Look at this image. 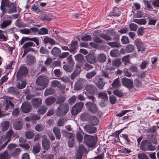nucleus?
<instances>
[{
    "mask_svg": "<svg viewBox=\"0 0 159 159\" xmlns=\"http://www.w3.org/2000/svg\"><path fill=\"white\" fill-rule=\"evenodd\" d=\"M97 140V137L86 135L84 137V141L85 143L89 147L94 148Z\"/></svg>",
    "mask_w": 159,
    "mask_h": 159,
    "instance_id": "obj_1",
    "label": "nucleus"
},
{
    "mask_svg": "<svg viewBox=\"0 0 159 159\" xmlns=\"http://www.w3.org/2000/svg\"><path fill=\"white\" fill-rule=\"evenodd\" d=\"M49 82L48 77L47 76L40 75L38 77L36 80L37 85L42 86L44 88L47 86V84Z\"/></svg>",
    "mask_w": 159,
    "mask_h": 159,
    "instance_id": "obj_2",
    "label": "nucleus"
},
{
    "mask_svg": "<svg viewBox=\"0 0 159 159\" xmlns=\"http://www.w3.org/2000/svg\"><path fill=\"white\" fill-rule=\"evenodd\" d=\"M84 105L83 102H80L76 103L72 107L71 109V114L72 115H77L80 112Z\"/></svg>",
    "mask_w": 159,
    "mask_h": 159,
    "instance_id": "obj_3",
    "label": "nucleus"
},
{
    "mask_svg": "<svg viewBox=\"0 0 159 159\" xmlns=\"http://www.w3.org/2000/svg\"><path fill=\"white\" fill-rule=\"evenodd\" d=\"M69 109L68 105L67 104L64 103L60 105L57 110V114L60 116L64 115L67 112Z\"/></svg>",
    "mask_w": 159,
    "mask_h": 159,
    "instance_id": "obj_4",
    "label": "nucleus"
},
{
    "mask_svg": "<svg viewBox=\"0 0 159 159\" xmlns=\"http://www.w3.org/2000/svg\"><path fill=\"white\" fill-rule=\"evenodd\" d=\"M35 46V44L31 42H28L25 43L23 46V48L24 49V54L23 56L29 52H33L34 51V49L31 48V47L32 46L34 47Z\"/></svg>",
    "mask_w": 159,
    "mask_h": 159,
    "instance_id": "obj_5",
    "label": "nucleus"
},
{
    "mask_svg": "<svg viewBox=\"0 0 159 159\" xmlns=\"http://www.w3.org/2000/svg\"><path fill=\"white\" fill-rule=\"evenodd\" d=\"M87 109L93 113H96L98 111V109L96 104L94 103L88 102L85 104Z\"/></svg>",
    "mask_w": 159,
    "mask_h": 159,
    "instance_id": "obj_6",
    "label": "nucleus"
},
{
    "mask_svg": "<svg viewBox=\"0 0 159 159\" xmlns=\"http://www.w3.org/2000/svg\"><path fill=\"white\" fill-rule=\"evenodd\" d=\"M28 70L27 68L25 66H21L18 71L17 74V77L18 79H20L21 77L25 76L27 74Z\"/></svg>",
    "mask_w": 159,
    "mask_h": 159,
    "instance_id": "obj_7",
    "label": "nucleus"
},
{
    "mask_svg": "<svg viewBox=\"0 0 159 159\" xmlns=\"http://www.w3.org/2000/svg\"><path fill=\"white\" fill-rule=\"evenodd\" d=\"M43 139L42 140V146L43 148L46 150H48L50 146V142L47 138L45 135L43 136Z\"/></svg>",
    "mask_w": 159,
    "mask_h": 159,
    "instance_id": "obj_8",
    "label": "nucleus"
},
{
    "mask_svg": "<svg viewBox=\"0 0 159 159\" xmlns=\"http://www.w3.org/2000/svg\"><path fill=\"white\" fill-rule=\"evenodd\" d=\"M121 82L124 86L129 89L132 88L133 87V81L129 79L124 78L122 79Z\"/></svg>",
    "mask_w": 159,
    "mask_h": 159,
    "instance_id": "obj_9",
    "label": "nucleus"
},
{
    "mask_svg": "<svg viewBox=\"0 0 159 159\" xmlns=\"http://www.w3.org/2000/svg\"><path fill=\"white\" fill-rule=\"evenodd\" d=\"M87 61L90 64H94L97 62V60L94 54H89L86 56Z\"/></svg>",
    "mask_w": 159,
    "mask_h": 159,
    "instance_id": "obj_10",
    "label": "nucleus"
},
{
    "mask_svg": "<svg viewBox=\"0 0 159 159\" xmlns=\"http://www.w3.org/2000/svg\"><path fill=\"white\" fill-rule=\"evenodd\" d=\"M12 137L18 138L19 137V135L17 133H15L12 129H9L6 133V138L8 139L7 141H9Z\"/></svg>",
    "mask_w": 159,
    "mask_h": 159,
    "instance_id": "obj_11",
    "label": "nucleus"
},
{
    "mask_svg": "<svg viewBox=\"0 0 159 159\" xmlns=\"http://www.w3.org/2000/svg\"><path fill=\"white\" fill-rule=\"evenodd\" d=\"M84 129L85 131L89 133H95L97 131V129L95 127L89 125H87L84 126Z\"/></svg>",
    "mask_w": 159,
    "mask_h": 159,
    "instance_id": "obj_12",
    "label": "nucleus"
},
{
    "mask_svg": "<svg viewBox=\"0 0 159 159\" xmlns=\"http://www.w3.org/2000/svg\"><path fill=\"white\" fill-rule=\"evenodd\" d=\"M31 108L30 104L28 103L24 102L21 106V109L22 111L25 113L29 112Z\"/></svg>",
    "mask_w": 159,
    "mask_h": 159,
    "instance_id": "obj_13",
    "label": "nucleus"
},
{
    "mask_svg": "<svg viewBox=\"0 0 159 159\" xmlns=\"http://www.w3.org/2000/svg\"><path fill=\"white\" fill-rule=\"evenodd\" d=\"M84 81V80L82 79L78 80L75 84V89L78 91L82 89L84 86L83 84Z\"/></svg>",
    "mask_w": 159,
    "mask_h": 159,
    "instance_id": "obj_14",
    "label": "nucleus"
},
{
    "mask_svg": "<svg viewBox=\"0 0 159 159\" xmlns=\"http://www.w3.org/2000/svg\"><path fill=\"white\" fill-rule=\"evenodd\" d=\"M12 22V20L11 19H8L7 20H4L2 23L0 24V28L2 29H4L10 25Z\"/></svg>",
    "mask_w": 159,
    "mask_h": 159,
    "instance_id": "obj_15",
    "label": "nucleus"
},
{
    "mask_svg": "<svg viewBox=\"0 0 159 159\" xmlns=\"http://www.w3.org/2000/svg\"><path fill=\"white\" fill-rule=\"evenodd\" d=\"M35 59V58L34 57L30 55H28L26 56L25 62L27 65H31L34 63Z\"/></svg>",
    "mask_w": 159,
    "mask_h": 159,
    "instance_id": "obj_16",
    "label": "nucleus"
},
{
    "mask_svg": "<svg viewBox=\"0 0 159 159\" xmlns=\"http://www.w3.org/2000/svg\"><path fill=\"white\" fill-rule=\"evenodd\" d=\"M85 89L87 92L90 94H93L97 91L96 88L92 85H88L85 87Z\"/></svg>",
    "mask_w": 159,
    "mask_h": 159,
    "instance_id": "obj_17",
    "label": "nucleus"
},
{
    "mask_svg": "<svg viewBox=\"0 0 159 159\" xmlns=\"http://www.w3.org/2000/svg\"><path fill=\"white\" fill-rule=\"evenodd\" d=\"M10 3L8 0H2L1 1L0 9L3 11H4L5 9L4 7H9L10 6Z\"/></svg>",
    "mask_w": 159,
    "mask_h": 159,
    "instance_id": "obj_18",
    "label": "nucleus"
},
{
    "mask_svg": "<svg viewBox=\"0 0 159 159\" xmlns=\"http://www.w3.org/2000/svg\"><path fill=\"white\" fill-rule=\"evenodd\" d=\"M10 125V122L9 121L6 120L1 123V130L2 131H5L8 129Z\"/></svg>",
    "mask_w": 159,
    "mask_h": 159,
    "instance_id": "obj_19",
    "label": "nucleus"
},
{
    "mask_svg": "<svg viewBox=\"0 0 159 159\" xmlns=\"http://www.w3.org/2000/svg\"><path fill=\"white\" fill-rule=\"evenodd\" d=\"M76 68L70 76L71 79H74L80 74L81 71L80 66L76 65Z\"/></svg>",
    "mask_w": 159,
    "mask_h": 159,
    "instance_id": "obj_20",
    "label": "nucleus"
},
{
    "mask_svg": "<svg viewBox=\"0 0 159 159\" xmlns=\"http://www.w3.org/2000/svg\"><path fill=\"white\" fill-rule=\"evenodd\" d=\"M97 60V62L103 63L106 60V56L104 53H100L98 56Z\"/></svg>",
    "mask_w": 159,
    "mask_h": 159,
    "instance_id": "obj_21",
    "label": "nucleus"
},
{
    "mask_svg": "<svg viewBox=\"0 0 159 159\" xmlns=\"http://www.w3.org/2000/svg\"><path fill=\"white\" fill-rule=\"evenodd\" d=\"M53 131L57 139H60V129L57 127H55L53 129Z\"/></svg>",
    "mask_w": 159,
    "mask_h": 159,
    "instance_id": "obj_22",
    "label": "nucleus"
},
{
    "mask_svg": "<svg viewBox=\"0 0 159 159\" xmlns=\"http://www.w3.org/2000/svg\"><path fill=\"white\" fill-rule=\"evenodd\" d=\"M12 99V98L11 97H8L7 99L6 100L5 102V103L6 104V110H7L10 106H11V108L14 107V105L12 103L11 100Z\"/></svg>",
    "mask_w": 159,
    "mask_h": 159,
    "instance_id": "obj_23",
    "label": "nucleus"
},
{
    "mask_svg": "<svg viewBox=\"0 0 159 159\" xmlns=\"http://www.w3.org/2000/svg\"><path fill=\"white\" fill-rule=\"evenodd\" d=\"M32 103L34 106L36 107L42 104V100L40 98H35L32 100Z\"/></svg>",
    "mask_w": 159,
    "mask_h": 159,
    "instance_id": "obj_24",
    "label": "nucleus"
},
{
    "mask_svg": "<svg viewBox=\"0 0 159 159\" xmlns=\"http://www.w3.org/2000/svg\"><path fill=\"white\" fill-rule=\"evenodd\" d=\"M13 126L15 129L20 130L22 128V125L20 121L16 120Z\"/></svg>",
    "mask_w": 159,
    "mask_h": 159,
    "instance_id": "obj_25",
    "label": "nucleus"
},
{
    "mask_svg": "<svg viewBox=\"0 0 159 159\" xmlns=\"http://www.w3.org/2000/svg\"><path fill=\"white\" fill-rule=\"evenodd\" d=\"M90 122L92 125H95L98 124L99 120L97 117L93 116L90 117Z\"/></svg>",
    "mask_w": 159,
    "mask_h": 159,
    "instance_id": "obj_26",
    "label": "nucleus"
},
{
    "mask_svg": "<svg viewBox=\"0 0 159 159\" xmlns=\"http://www.w3.org/2000/svg\"><path fill=\"white\" fill-rule=\"evenodd\" d=\"M43 42L45 44L50 43L52 45L55 44V41L53 39L47 36H45L43 40Z\"/></svg>",
    "mask_w": 159,
    "mask_h": 159,
    "instance_id": "obj_27",
    "label": "nucleus"
},
{
    "mask_svg": "<svg viewBox=\"0 0 159 159\" xmlns=\"http://www.w3.org/2000/svg\"><path fill=\"white\" fill-rule=\"evenodd\" d=\"M98 98L103 100L106 101L108 100V97L106 93L103 92H100L98 93Z\"/></svg>",
    "mask_w": 159,
    "mask_h": 159,
    "instance_id": "obj_28",
    "label": "nucleus"
},
{
    "mask_svg": "<svg viewBox=\"0 0 159 159\" xmlns=\"http://www.w3.org/2000/svg\"><path fill=\"white\" fill-rule=\"evenodd\" d=\"M41 150L40 144L38 143L34 145L33 148L32 152L34 153H38Z\"/></svg>",
    "mask_w": 159,
    "mask_h": 159,
    "instance_id": "obj_29",
    "label": "nucleus"
},
{
    "mask_svg": "<svg viewBox=\"0 0 159 159\" xmlns=\"http://www.w3.org/2000/svg\"><path fill=\"white\" fill-rule=\"evenodd\" d=\"M56 99L53 97L48 98L45 101L46 103L47 106H50L55 101Z\"/></svg>",
    "mask_w": 159,
    "mask_h": 159,
    "instance_id": "obj_30",
    "label": "nucleus"
},
{
    "mask_svg": "<svg viewBox=\"0 0 159 159\" xmlns=\"http://www.w3.org/2000/svg\"><path fill=\"white\" fill-rule=\"evenodd\" d=\"M75 60L78 63H82L84 61V57L81 54H78L75 56Z\"/></svg>",
    "mask_w": 159,
    "mask_h": 159,
    "instance_id": "obj_31",
    "label": "nucleus"
},
{
    "mask_svg": "<svg viewBox=\"0 0 159 159\" xmlns=\"http://www.w3.org/2000/svg\"><path fill=\"white\" fill-rule=\"evenodd\" d=\"M26 85V82L25 80H21L16 84V86L19 89H22L24 88Z\"/></svg>",
    "mask_w": 159,
    "mask_h": 159,
    "instance_id": "obj_32",
    "label": "nucleus"
},
{
    "mask_svg": "<svg viewBox=\"0 0 159 159\" xmlns=\"http://www.w3.org/2000/svg\"><path fill=\"white\" fill-rule=\"evenodd\" d=\"M133 21L140 25H145L147 22L146 20L143 19H135L133 20Z\"/></svg>",
    "mask_w": 159,
    "mask_h": 159,
    "instance_id": "obj_33",
    "label": "nucleus"
},
{
    "mask_svg": "<svg viewBox=\"0 0 159 159\" xmlns=\"http://www.w3.org/2000/svg\"><path fill=\"white\" fill-rule=\"evenodd\" d=\"M121 85L118 78H116L113 81L112 83V86L113 88H118Z\"/></svg>",
    "mask_w": 159,
    "mask_h": 159,
    "instance_id": "obj_34",
    "label": "nucleus"
},
{
    "mask_svg": "<svg viewBox=\"0 0 159 159\" xmlns=\"http://www.w3.org/2000/svg\"><path fill=\"white\" fill-rule=\"evenodd\" d=\"M97 73V70H96L88 72L86 75V77L88 79H90L95 76Z\"/></svg>",
    "mask_w": 159,
    "mask_h": 159,
    "instance_id": "obj_35",
    "label": "nucleus"
},
{
    "mask_svg": "<svg viewBox=\"0 0 159 159\" xmlns=\"http://www.w3.org/2000/svg\"><path fill=\"white\" fill-rule=\"evenodd\" d=\"M47 110V107L45 106H42L37 111L38 114L42 115L45 113Z\"/></svg>",
    "mask_w": 159,
    "mask_h": 159,
    "instance_id": "obj_36",
    "label": "nucleus"
},
{
    "mask_svg": "<svg viewBox=\"0 0 159 159\" xmlns=\"http://www.w3.org/2000/svg\"><path fill=\"white\" fill-rule=\"evenodd\" d=\"M9 8H10L9 10L8 11L9 13H14L16 11V7L12 3L10 2V6Z\"/></svg>",
    "mask_w": 159,
    "mask_h": 159,
    "instance_id": "obj_37",
    "label": "nucleus"
},
{
    "mask_svg": "<svg viewBox=\"0 0 159 159\" xmlns=\"http://www.w3.org/2000/svg\"><path fill=\"white\" fill-rule=\"evenodd\" d=\"M77 44V42L76 41H74L70 45V51L72 53L73 52V53H74V52L76 48Z\"/></svg>",
    "mask_w": 159,
    "mask_h": 159,
    "instance_id": "obj_38",
    "label": "nucleus"
},
{
    "mask_svg": "<svg viewBox=\"0 0 159 159\" xmlns=\"http://www.w3.org/2000/svg\"><path fill=\"white\" fill-rule=\"evenodd\" d=\"M96 83L98 87L100 89L103 88L105 84L104 82H103L102 79L101 78L99 79Z\"/></svg>",
    "mask_w": 159,
    "mask_h": 159,
    "instance_id": "obj_39",
    "label": "nucleus"
},
{
    "mask_svg": "<svg viewBox=\"0 0 159 159\" xmlns=\"http://www.w3.org/2000/svg\"><path fill=\"white\" fill-rule=\"evenodd\" d=\"M48 32V30L45 28H42L38 31V34L42 35L47 34Z\"/></svg>",
    "mask_w": 159,
    "mask_h": 159,
    "instance_id": "obj_40",
    "label": "nucleus"
},
{
    "mask_svg": "<svg viewBox=\"0 0 159 159\" xmlns=\"http://www.w3.org/2000/svg\"><path fill=\"white\" fill-rule=\"evenodd\" d=\"M60 52V49L57 47H54L51 51L52 54L55 56H57Z\"/></svg>",
    "mask_w": 159,
    "mask_h": 159,
    "instance_id": "obj_41",
    "label": "nucleus"
},
{
    "mask_svg": "<svg viewBox=\"0 0 159 159\" xmlns=\"http://www.w3.org/2000/svg\"><path fill=\"white\" fill-rule=\"evenodd\" d=\"M9 157V155L7 151L0 154V159H8Z\"/></svg>",
    "mask_w": 159,
    "mask_h": 159,
    "instance_id": "obj_42",
    "label": "nucleus"
},
{
    "mask_svg": "<svg viewBox=\"0 0 159 159\" xmlns=\"http://www.w3.org/2000/svg\"><path fill=\"white\" fill-rule=\"evenodd\" d=\"M34 136V133L31 131H26L25 137L28 139L32 138Z\"/></svg>",
    "mask_w": 159,
    "mask_h": 159,
    "instance_id": "obj_43",
    "label": "nucleus"
},
{
    "mask_svg": "<svg viewBox=\"0 0 159 159\" xmlns=\"http://www.w3.org/2000/svg\"><path fill=\"white\" fill-rule=\"evenodd\" d=\"M51 86L53 87L60 88L61 87V84L57 80H54L51 83Z\"/></svg>",
    "mask_w": 159,
    "mask_h": 159,
    "instance_id": "obj_44",
    "label": "nucleus"
},
{
    "mask_svg": "<svg viewBox=\"0 0 159 159\" xmlns=\"http://www.w3.org/2000/svg\"><path fill=\"white\" fill-rule=\"evenodd\" d=\"M86 151V149L85 147L83 145H80L79 146V148L77 151V153L83 155V154Z\"/></svg>",
    "mask_w": 159,
    "mask_h": 159,
    "instance_id": "obj_45",
    "label": "nucleus"
},
{
    "mask_svg": "<svg viewBox=\"0 0 159 159\" xmlns=\"http://www.w3.org/2000/svg\"><path fill=\"white\" fill-rule=\"evenodd\" d=\"M113 93L120 97H122L124 95V93L120 90L118 89H115L113 92Z\"/></svg>",
    "mask_w": 159,
    "mask_h": 159,
    "instance_id": "obj_46",
    "label": "nucleus"
},
{
    "mask_svg": "<svg viewBox=\"0 0 159 159\" xmlns=\"http://www.w3.org/2000/svg\"><path fill=\"white\" fill-rule=\"evenodd\" d=\"M134 49V46L133 45L129 44L127 45L126 47V51L128 52H133Z\"/></svg>",
    "mask_w": 159,
    "mask_h": 159,
    "instance_id": "obj_47",
    "label": "nucleus"
},
{
    "mask_svg": "<svg viewBox=\"0 0 159 159\" xmlns=\"http://www.w3.org/2000/svg\"><path fill=\"white\" fill-rule=\"evenodd\" d=\"M107 43L112 48H118L119 47L120 44L118 42H110Z\"/></svg>",
    "mask_w": 159,
    "mask_h": 159,
    "instance_id": "obj_48",
    "label": "nucleus"
},
{
    "mask_svg": "<svg viewBox=\"0 0 159 159\" xmlns=\"http://www.w3.org/2000/svg\"><path fill=\"white\" fill-rule=\"evenodd\" d=\"M120 12L119 9L115 7L113 10L112 15L113 16H118L120 15Z\"/></svg>",
    "mask_w": 159,
    "mask_h": 159,
    "instance_id": "obj_49",
    "label": "nucleus"
},
{
    "mask_svg": "<svg viewBox=\"0 0 159 159\" xmlns=\"http://www.w3.org/2000/svg\"><path fill=\"white\" fill-rule=\"evenodd\" d=\"M27 40H31L34 42L36 44V45L38 46L39 44V40L38 38L36 37L34 38H29L27 37Z\"/></svg>",
    "mask_w": 159,
    "mask_h": 159,
    "instance_id": "obj_50",
    "label": "nucleus"
},
{
    "mask_svg": "<svg viewBox=\"0 0 159 159\" xmlns=\"http://www.w3.org/2000/svg\"><path fill=\"white\" fill-rule=\"evenodd\" d=\"M110 56L113 57H117L118 54V50H111L110 52Z\"/></svg>",
    "mask_w": 159,
    "mask_h": 159,
    "instance_id": "obj_51",
    "label": "nucleus"
},
{
    "mask_svg": "<svg viewBox=\"0 0 159 159\" xmlns=\"http://www.w3.org/2000/svg\"><path fill=\"white\" fill-rule=\"evenodd\" d=\"M54 91L53 89H47L44 92V95L45 96H47L49 95L54 94Z\"/></svg>",
    "mask_w": 159,
    "mask_h": 159,
    "instance_id": "obj_52",
    "label": "nucleus"
},
{
    "mask_svg": "<svg viewBox=\"0 0 159 159\" xmlns=\"http://www.w3.org/2000/svg\"><path fill=\"white\" fill-rule=\"evenodd\" d=\"M8 92L11 94H15L17 93V89L14 87H10L8 89Z\"/></svg>",
    "mask_w": 159,
    "mask_h": 159,
    "instance_id": "obj_53",
    "label": "nucleus"
},
{
    "mask_svg": "<svg viewBox=\"0 0 159 159\" xmlns=\"http://www.w3.org/2000/svg\"><path fill=\"white\" fill-rule=\"evenodd\" d=\"M113 65L116 67H118L121 64L120 60L118 58H116L112 62Z\"/></svg>",
    "mask_w": 159,
    "mask_h": 159,
    "instance_id": "obj_54",
    "label": "nucleus"
},
{
    "mask_svg": "<svg viewBox=\"0 0 159 159\" xmlns=\"http://www.w3.org/2000/svg\"><path fill=\"white\" fill-rule=\"evenodd\" d=\"M64 70L66 71L71 72L73 70V68L72 66H69L68 65H65L63 66Z\"/></svg>",
    "mask_w": 159,
    "mask_h": 159,
    "instance_id": "obj_55",
    "label": "nucleus"
},
{
    "mask_svg": "<svg viewBox=\"0 0 159 159\" xmlns=\"http://www.w3.org/2000/svg\"><path fill=\"white\" fill-rule=\"evenodd\" d=\"M91 36L88 34L84 35L81 38V40L84 41H90L91 39Z\"/></svg>",
    "mask_w": 159,
    "mask_h": 159,
    "instance_id": "obj_56",
    "label": "nucleus"
},
{
    "mask_svg": "<svg viewBox=\"0 0 159 159\" xmlns=\"http://www.w3.org/2000/svg\"><path fill=\"white\" fill-rule=\"evenodd\" d=\"M44 126L43 125L41 124H37L35 127V129L38 131H40L43 130Z\"/></svg>",
    "mask_w": 159,
    "mask_h": 159,
    "instance_id": "obj_57",
    "label": "nucleus"
},
{
    "mask_svg": "<svg viewBox=\"0 0 159 159\" xmlns=\"http://www.w3.org/2000/svg\"><path fill=\"white\" fill-rule=\"evenodd\" d=\"M66 120L64 118L60 119L58 121L57 123V125L59 126H63L65 124Z\"/></svg>",
    "mask_w": 159,
    "mask_h": 159,
    "instance_id": "obj_58",
    "label": "nucleus"
},
{
    "mask_svg": "<svg viewBox=\"0 0 159 159\" xmlns=\"http://www.w3.org/2000/svg\"><path fill=\"white\" fill-rule=\"evenodd\" d=\"M130 111V110H123L120 111V112L116 114V116L121 117L125 115V114L126 113Z\"/></svg>",
    "mask_w": 159,
    "mask_h": 159,
    "instance_id": "obj_59",
    "label": "nucleus"
},
{
    "mask_svg": "<svg viewBox=\"0 0 159 159\" xmlns=\"http://www.w3.org/2000/svg\"><path fill=\"white\" fill-rule=\"evenodd\" d=\"M121 40V42L123 44H126L129 42L128 38L126 36H123Z\"/></svg>",
    "mask_w": 159,
    "mask_h": 159,
    "instance_id": "obj_60",
    "label": "nucleus"
},
{
    "mask_svg": "<svg viewBox=\"0 0 159 159\" xmlns=\"http://www.w3.org/2000/svg\"><path fill=\"white\" fill-rule=\"evenodd\" d=\"M100 36L102 39H105L106 41H110L112 39L111 37L104 34H100Z\"/></svg>",
    "mask_w": 159,
    "mask_h": 159,
    "instance_id": "obj_61",
    "label": "nucleus"
},
{
    "mask_svg": "<svg viewBox=\"0 0 159 159\" xmlns=\"http://www.w3.org/2000/svg\"><path fill=\"white\" fill-rule=\"evenodd\" d=\"M129 26L130 30L133 31H136L138 28V25L133 23L130 24Z\"/></svg>",
    "mask_w": 159,
    "mask_h": 159,
    "instance_id": "obj_62",
    "label": "nucleus"
},
{
    "mask_svg": "<svg viewBox=\"0 0 159 159\" xmlns=\"http://www.w3.org/2000/svg\"><path fill=\"white\" fill-rule=\"evenodd\" d=\"M93 68V66L88 63H86L84 65V68L87 71H88Z\"/></svg>",
    "mask_w": 159,
    "mask_h": 159,
    "instance_id": "obj_63",
    "label": "nucleus"
},
{
    "mask_svg": "<svg viewBox=\"0 0 159 159\" xmlns=\"http://www.w3.org/2000/svg\"><path fill=\"white\" fill-rule=\"evenodd\" d=\"M138 157L140 159H149L148 157L144 153L139 154L138 155Z\"/></svg>",
    "mask_w": 159,
    "mask_h": 159,
    "instance_id": "obj_64",
    "label": "nucleus"
}]
</instances>
